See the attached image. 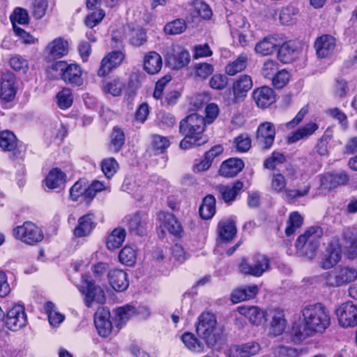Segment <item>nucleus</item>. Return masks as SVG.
Returning <instances> with one entry per match:
<instances>
[{"label":"nucleus","mask_w":357,"mask_h":357,"mask_svg":"<svg viewBox=\"0 0 357 357\" xmlns=\"http://www.w3.org/2000/svg\"><path fill=\"white\" fill-rule=\"evenodd\" d=\"M205 125V119L197 114H190L183 119L180 122L179 132L185 137L180 142V148L185 150L206 143L208 138L203 134Z\"/></svg>","instance_id":"obj_1"},{"label":"nucleus","mask_w":357,"mask_h":357,"mask_svg":"<svg viewBox=\"0 0 357 357\" xmlns=\"http://www.w3.org/2000/svg\"><path fill=\"white\" fill-rule=\"evenodd\" d=\"M306 328L316 333H323L331 325V314L321 303L308 305L303 311Z\"/></svg>","instance_id":"obj_2"},{"label":"nucleus","mask_w":357,"mask_h":357,"mask_svg":"<svg viewBox=\"0 0 357 357\" xmlns=\"http://www.w3.org/2000/svg\"><path fill=\"white\" fill-rule=\"evenodd\" d=\"M323 231L319 227H312L300 235L295 244L296 253L307 259H313L317 252Z\"/></svg>","instance_id":"obj_3"},{"label":"nucleus","mask_w":357,"mask_h":357,"mask_svg":"<svg viewBox=\"0 0 357 357\" xmlns=\"http://www.w3.org/2000/svg\"><path fill=\"white\" fill-rule=\"evenodd\" d=\"M287 179L283 174L275 172L272 174L270 183L271 190L278 194L282 193L285 200L296 202L307 195L310 189V186H305L301 189H290L287 188Z\"/></svg>","instance_id":"obj_4"},{"label":"nucleus","mask_w":357,"mask_h":357,"mask_svg":"<svg viewBox=\"0 0 357 357\" xmlns=\"http://www.w3.org/2000/svg\"><path fill=\"white\" fill-rule=\"evenodd\" d=\"M324 277L328 287H344L357 280V269L349 266H339L326 273Z\"/></svg>","instance_id":"obj_5"},{"label":"nucleus","mask_w":357,"mask_h":357,"mask_svg":"<svg viewBox=\"0 0 357 357\" xmlns=\"http://www.w3.org/2000/svg\"><path fill=\"white\" fill-rule=\"evenodd\" d=\"M13 234L15 238L30 245L42 241L44 238L42 229L31 221H26L22 225L15 227Z\"/></svg>","instance_id":"obj_6"},{"label":"nucleus","mask_w":357,"mask_h":357,"mask_svg":"<svg viewBox=\"0 0 357 357\" xmlns=\"http://www.w3.org/2000/svg\"><path fill=\"white\" fill-rule=\"evenodd\" d=\"M269 267L268 258L264 255L256 254L253 256L251 262L243 260L239 265V271L245 275L260 277L269 269Z\"/></svg>","instance_id":"obj_7"},{"label":"nucleus","mask_w":357,"mask_h":357,"mask_svg":"<svg viewBox=\"0 0 357 357\" xmlns=\"http://www.w3.org/2000/svg\"><path fill=\"white\" fill-rule=\"evenodd\" d=\"M216 319L210 312H203L199 317L196 331L199 337L208 344L215 342Z\"/></svg>","instance_id":"obj_8"},{"label":"nucleus","mask_w":357,"mask_h":357,"mask_svg":"<svg viewBox=\"0 0 357 357\" xmlns=\"http://www.w3.org/2000/svg\"><path fill=\"white\" fill-rule=\"evenodd\" d=\"M339 324L343 328L357 326V305L352 301L342 303L336 310Z\"/></svg>","instance_id":"obj_9"},{"label":"nucleus","mask_w":357,"mask_h":357,"mask_svg":"<svg viewBox=\"0 0 357 357\" xmlns=\"http://www.w3.org/2000/svg\"><path fill=\"white\" fill-rule=\"evenodd\" d=\"M282 43V37L279 35H270L263 38L255 46V52L261 56L274 54Z\"/></svg>","instance_id":"obj_10"},{"label":"nucleus","mask_w":357,"mask_h":357,"mask_svg":"<svg viewBox=\"0 0 357 357\" xmlns=\"http://www.w3.org/2000/svg\"><path fill=\"white\" fill-rule=\"evenodd\" d=\"M27 318L22 305L13 306L6 314L5 325L13 331H17L26 325Z\"/></svg>","instance_id":"obj_11"},{"label":"nucleus","mask_w":357,"mask_h":357,"mask_svg":"<svg viewBox=\"0 0 357 357\" xmlns=\"http://www.w3.org/2000/svg\"><path fill=\"white\" fill-rule=\"evenodd\" d=\"M252 86L253 82L250 75L245 74L240 75L232 84L233 101L234 102L243 101Z\"/></svg>","instance_id":"obj_12"},{"label":"nucleus","mask_w":357,"mask_h":357,"mask_svg":"<svg viewBox=\"0 0 357 357\" xmlns=\"http://www.w3.org/2000/svg\"><path fill=\"white\" fill-rule=\"evenodd\" d=\"M275 128L271 122L261 123L257 131V140L263 149H269L275 140Z\"/></svg>","instance_id":"obj_13"},{"label":"nucleus","mask_w":357,"mask_h":357,"mask_svg":"<svg viewBox=\"0 0 357 357\" xmlns=\"http://www.w3.org/2000/svg\"><path fill=\"white\" fill-rule=\"evenodd\" d=\"M327 254L321 262L324 269H329L335 266L342 257V247L340 240L333 238L326 250Z\"/></svg>","instance_id":"obj_14"},{"label":"nucleus","mask_w":357,"mask_h":357,"mask_svg":"<svg viewBox=\"0 0 357 357\" xmlns=\"http://www.w3.org/2000/svg\"><path fill=\"white\" fill-rule=\"evenodd\" d=\"M110 312L105 307L99 308L94 315V324L98 334L107 337L112 332V326L109 320Z\"/></svg>","instance_id":"obj_15"},{"label":"nucleus","mask_w":357,"mask_h":357,"mask_svg":"<svg viewBox=\"0 0 357 357\" xmlns=\"http://www.w3.org/2000/svg\"><path fill=\"white\" fill-rule=\"evenodd\" d=\"M124 59V54L121 51H114L109 53L101 61L98 75L100 77L105 76L117 66L120 65Z\"/></svg>","instance_id":"obj_16"},{"label":"nucleus","mask_w":357,"mask_h":357,"mask_svg":"<svg viewBox=\"0 0 357 357\" xmlns=\"http://www.w3.org/2000/svg\"><path fill=\"white\" fill-rule=\"evenodd\" d=\"M252 97L257 105L260 108H266L275 102L273 90L266 86L254 90Z\"/></svg>","instance_id":"obj_17"},{"label":"nucleus","mask_w":357,"mask_h":357,"mask_svg":"<svg viewBox=\"0 0 357 357\" xmlns=\"http://www.w3.org/2000/svg\"><path fill=\"white\" fill-rule=\"evenodd\" d=\"M15 77L10 73H3L1 77L0 97L6 102L13 100L16 94Z\"/></svg>","instance_id":"obj_18"},{"label":"nucleus","mask_w":357,"mask_h":357,"mask_svg":"<svg viewBox=\"0 0 357 357\" xmlns=\"http://www.w3.org/2000/svg\"><path fill=\"white\" fill-rule=\"evenodd\" d=\"M82 292L85 295V303L89 307L93 302L102 304L105 301L104 291L91 281L86 282V287Z\"/></svg>","instance_id":"obj_19"},{"label":"nucleus","mask_w":357,"mask_h":357,"mask_svg":"<svg viewBox=\"0 0 357 357\" xmlns=\"http://www.w3.org/2000/svg\"><path fill=\"white\" fill-rule=\"evenodd\" d=\"M314 47L319 58H325L332 54L336 47L335 39L329 35H324L318 38Z\"/></svg>","instance_id":"obj_20"},{"label":"nucleus","mask_w":357,"mask_h":357,"mask_svg":"<svg viewBox=\"0 0 357 357\" xmlns=\"http://www.w3.org/2000/svg\"><path fill=\"white\" fill-rule=\"evenodd\" d=\"M278 59L283 63L294 61L299 54V50L293 41L284 42L278 47Z\"/></svg>","instance_id":"obj_21"},{"label":"nucleus","mask_w":357,"mask_h":357,"mask_svg":"<svg viewBox=\"0 0 357 357\" xmlns=\"http://www.w3.org/2000/svg\"><path fill=\"white\" fill-rule=\"evenodd\" d=\"M244 167V162L236 158H229L223 162L220 167V175L229 178L236 176Z\"/></svg>","instance_id":"obj_22"},{"label":"nucleus","mask_w":357,"mask_h":357,"mask_svg":"<svg viewBox=\"0 0 357 357\" xmlns=\"http://www.w3.org/2000/svg\"><path fill=\"white\" fill-rule=\"evenodd\" d=\"M110 285L116 291H123L128 287L127 274L122 270L114 269L108 273Z\"/></svg>","instance_id":"obj_23"},{"label":"nucleus","mask_w":357,"mask_h":357,"mask_svg":"<svg viewBox=\"0 0 357 357\" xmlns=\"http://www.w3.org/2000/svg\"><path fill=\"white\" fill-rule=\"evenodd\" d=\"M162 66L161 56L156 52L151 51L144 55V70L150 75L159 73Z\"/></svg>","instance_id":"obj_24"},{"label":"nucleus","mask_w":357,"mask_h":357,"mask_svg":"<svg viewBox=\"0 0 357 357\" xmlns=\"http://www.w3.org/2000/svg\"><path fill=\"white\" fill-rule=\"evenodd\" d=\"M52 58H61L68 52V43L63 38H57L50 42L45 49Z\"/></svg>","instance_id":"obj_25"},{"label":"nucleus","mask_w":357,"mask_h":357,"mask_svg":"<svg viewBox=\"0 0 357 357\" xmlns=\"http://www.w3.org/2000/svg\"><path fill=\"white\" fill-rule=\"evenodd\" d=\"M237 310L241 314L246 317L254 325H260L265 318L264 311L256 306L241 305L238 307Z\"/></svg>","instance_id":"obj_26"},{"label":"nucleus","mask_w":357,"mask_h":357,"mask_svg":"<svg viewBox=\"0 0 357 357\" xmlns=\"http://www.w3.org/2000/svg\"><path fill=\"white\" fill-rule=\"evenodd\" d=\"M129 230L139 236L145 234L147 225V217L145 215L135 213L128 219Z\"/></svg>","instance_id":"obj_27"},{"label":"nucleus","mask_w":357,"mask_h":357,"mask_svg":"<svg viewBox=\"0 0 357 357\" xmlns=\"http://www.w3.org/2000/svg\"><path fill=\"white\" fill-rule=\"evenodd\" d=\"M258 291L259 287L256 284L236 289L232 292L231 300L234 303H240L253 298L258 294Z\"/></svg>","instance_id":"obj_28"},{"label":"nucleus","mask_w":357,"mask_h":357,"mask_svg":"<svg viewBox=\"0 0 357 357\" xmlns=\"http://www.w3.org/2000/svg\"><path fill=\"white\" fill-rule=\"evenodd\" d=\"M94 227L93 215L91 213L84 215L79 219L74 234L77 237L85 236L91 232Z\"/></svg>","instance_id":"obj_29"},{"label":"nucleus","mask_w":357,"mask_h":357,"mask_svg":"<svg viewBox=\"0 0 357 357\" xmlns=\"http://www.w3.org/2000/svg\"><path fill=\"white\" fill-rule=\"evenodd\" d=\"M82 71L77 64H68L63 80L65 82L79 86L82 84Z\"/></svg>","instance_id":"obj_30"},{"label":"nucleus","mask_w":357,"mask_h":357,"mask_svg":"<svg viewBox=\"0 0 357 357\" xmlns=\"http://www.w3.org/2000/svg\"><path fill=\"white\" fill-rule=\"evenodd\" d=\"M66 182V174L58 168L52 169L47 174L45 184L50 190L61 188Z\"/></svg>","instance_id":"obj_31"},{"label":"nucleus","mask_w":357,"mask_h":357,"mask_svg":"<svg viewBox=\"0 0 357 357\" xmlns=\"http://www.w3.org/2000/svg\"><path fill=\"white\" fill-rule=\"evenodd\" d=\"M319 126L314 122H310L303 127L298 128L296 132H293L287 138L289 144L295 143L301 139L311 136L317 129Z\"/></svg>","instance_id":"obj_32"},{"label":"nucleus","mask_w":357,"mask_h":357,"mask_svg":"<svg viewBox=\"0 0 357 357\" xmlns=\"http://www.w3.org/2000/svg\"><path fill=\"white\" fill-rule=\"evenodd\" d=\"M271 322L272 333L275 335H280L284 330L286 326V321L282 310H273L270 312Z\"/></svg>","instance_id":"obj_33"},{"label":"nucleus","mask_w":357,"mask_h":357,"mask_svg":"<svg viewBox=\"0 0 357 357\" xmlns=\"http://www.w3.org/2000/svg\"><path fill=\"white\" fill-rule=\"evenodd\" d=\"M248 62V55L242 53L235 60L228 63L225 67V73L229 76H234L247 68Z\"/></svg>","instance_id":"obj_34"},{"label":"nucleus","mask_w":357,"mask_h":357,"mask_svg":"<svg viewBox=\"0 0 357 357\" xmlns=\"http://www.w3.org/2000/svg\"><path fill=\"white\" fill-rule=\"evenodd\" d=\"M216 201L214 196L208 195L206 196L199 207V212L200 217L204 220H210L215 215Z\"/></svg>","instance_id":"obj_35"},{"label":"nucleus","mask_w":357,"mask_h":357,"mask_svg":"<svg viewBox=\"0 0 357 357\" xmlns=\"http://www.w3.org/2000/svg\"><path fill=\"white\" fill-rule=\"evenodd\" d=\"M218 231L220 238L225 242L231 241L236 234V227L233 221L223 220L218 223Z\"/></svg>","instance_id":"obj_36"},{"label":"nucleus","mask_w":357,"mask_h":357,"mask_svg":"<svg viewBox=\"0 0 357 357\" xmlns=\"http://www.w3.org/2000/svg\"><path fill=\"white\" fill-rule=\"evenodd\" d=\"M17 139L15 134L9 130L0 132V148L4 151H15Z\"/></svg>","instance_id":"obj_37"},{"label":"nucleus","mask_w":357,"mask_h":357,"mask_svg":"<svg viewBox=\"0 0 357 357\" xmlns=\"http://www.w3.org/2000/svg\"><path fill=\"white\" fill-rule=\"evenodd\" d=\"M126 231L123 228H116L109 235L107 240V247L110 250L119 248L125 241Z\"/></svg>","instance_id":"obj_38"},{"label":"nucleus","mask_w":357,"mask_h":357,"mask_svg":"<svg viewBox=\"0 0 357 357\" xmlns=\"http://www.w3.org/2000/svg\"><path fill=\"white\" fill-rule=\"evenodd\" d=\"M243 183L237 181L232 185L222 186L220 188V192L225 202H233L237 194L243 188Z\"/></svg>","instance_id":"obj_39"},{"label":"nucleus","mask_w":357,"mask_h":357,"mask_svg":"<svg viewBox=\"0 0 357 357\" xmlns=\"http://www.w3.org/2000/svg\"><path fill=\"white\" fill-rule=\"evenodd\" d=\"M349 181V177L345 172L331 173L326 175L322 179V184H329V188H333L338 185H344Z\"/></svg>","instance_id":"obj_40"},{"label":"nucleus","mask_w":357,"mask_h":357,"mask_svg":"<svg viewBox=\"0 0 357 357\" xmlns=\"http://www.w3.org/2000/svg\"><path fill=\"white\" fill-rule=\"evenodd\" d=\"M181 339L185 347L192 352L200 353L204 349V344L192 333H185L182 335Z\"/></svg>","instance_id":"obj_41"},{"label":"nucleus","mask_w":357,"mask_h":357,"mask_svg":"<svg viewBox=\"0 0 357 357\" xmlns=\"http://www.w3.org/2000/svg\"><path fill=\"white\" fill-rule=\"evenodd\" d=\"M44 307L51 326L57 327L65 319L64 315L55 310V305L53 303L47 302Z\"/></svg>","instance_id":"obj_42"},{"label":"nucleus","mask_w":357,"mask_h":357,"mask_svg":"<svg viewBox=\"0 0 357 357\" xmlns=\"http://www.w3.org/2000/svg\"><path fill=\"white\" fill-rule=\"evenodd\" d=\"M190 61V54L185 50H181L174 52L172 56L169 57V62L175 68H181L188 64Z\"/></svg>","instance_id":"obj_43"},{"label":"nucleus","mask_w":357,"mask_h":357,"mask_svg":"<svg viewBox=\"0 0 357 357\" xmlns=\"http://www.w3.org/2000/svg\"><path fill=\"white\" fill-rule=\"evenodd\" d=\"M303 223V218L298 212H292L287 222V227L285 229V234L287 236L294 234L298 229H299Z\"/></svg>","instance_id":"obj_44"},{"label":"nucleus","mask_w":357,"mask_h":357,"mask_svg":"<svg viewBox=\"0 0 357 357\" xmlns=\"http://www.w3.org/2000/svg\"><path fill=\"white\" fill-rule=\"evenodd\" d=\"M187 28L186 22L183 19H176L164 26V31L167 35H177L183 33Z\"/></svg>","instance_id":"obj_45"},{"label":"nucleus","mask_w":357,"mask_h":357,"mask_svg":"<svg viewBox=\"0 0 357 357\" xmlns=\"http://www.w3.org/2000/svg\"><path fill=\"white\" fill-rule=\"evenodd\" d=\"M67 65V63L63 61H59L52 63L47 68L48 77L52 79H57L59 78L63 79Z\"/></svg>","instance_id":"obj_46"},{"label":"nucleus","mask_w":357,"mask_h":357,"mask_svg":"<svg viewBox=\"0 0 357 357\" xmlns=\"http://www.w3.org/2000/svg\"><path fill=\"white\" fill-rule=\"evenodd\" d=\"M298 10L294 6H289L283 8L280 13V21L284 25H290L295 22Z\"/></svg>","instance_id":"obj_47"},{"label":"nucleus","mask_w":357,"mask_h":357,"mask_svg":"<svg viewBox=\"0 0 357 357\" xmlns=\"http://www.w3.org/2000/svg\"><path fill=\"white\" fill-rule=\"evenodd\" d=\"M194 13L204 20H208L213 15L210 6L202 0H194L192 3Z\"/></svg>","instance_id":"obj_48"},{"label":"nucleus","mask_w":357,"mask_h":357,"mask_svg":"<svg viewBox=\"0 0 357 357\" xmlns=\"http://www.w3.org/2000/svg\"><path fill=\"white\" fill-rule=\"evenodd\" d=\"M279 70V63L273 59L266 60L261 68L260 73L263 77L271 80Z\"/></svg>","instance_id":"obj_49"},{"label":"nucleus","mask_w":357,"mask_h":357,"mask_svg":"<svg viewBox=\"0 0 357 357\" xmlns=\"http://www.w3.org/2000/svg\"><path fill=\"white\" fill-rule=\"evenodd\" d=\"M119 258L122 264L132 266L136 262V250L130 246H125L119 252Z\"/></svg>","instance_id":"obj_50"},{"label":"nucleus","mask_w":357,"mask_h":357,"mask_svg":"<svg viewBox=\"0 0 357 357\" xmlns=\"http://www.w3.org/2000/svg\"><path fill=\"white\" fill-rule=\"evenodd\" d=\"M303 353H305L304 349H298L286 346H278L273 349V354L277 357H299Z\"/></svg>","instance_id":"obj_51"},{"label":"nucleus","mask_w":357,"mask_h":357,"mask_svg":"<svg viewBox=\"0 0 357 357\" xmlns=\"http://www.w3.org/2000/svg\"><path fill=\"white\" fill-rule=\"evenodd\" d=\"M125 143L123 132L117 127L114 128L111 135V147L115 152H119Z\"/></svg>","instance_id":"obj_52"},{"label":"nucleus","mask_w":357,"mask_h":357,"mask_svg":"<svg viewBox=\"0 0 357 357\" xmlns=\"http://www.w3.org/2000/svg\"><path fill=\"white\" fill-rule=\"evenodd\" d=\"M164 221L165 227L171 234L178 235L181 232V226L173 214L164 215Z\"/></svg>","instance_id":"obj_53"},{"label":"nucleus","mask_w":357,"mask_h":357,"mask_svg":"<svg viewBox=\"0 0 357 357\" xmlns=\"http://www.w3.org/2000/svg\"><path fill=\"white\" fill-rule=\"evenodd\" d=\"M129 41L130 45L135 47L142 46L147 41V36L145 31L142 29L132 30L130 33Z\"/></svg>","instance_id":"obj_54"},{"label":"nucleus","mask_w":357,"mask_h":357,"mask_svg":"<svg viewBox=\"0 0 357 357\" xmlns=\"http://www.w3.org/2000/svg\"><path fill=\"white\" fill-rule=\"evenodd\" d=\"M119 168V164L113 158L104 159L101 162V169L108 178L112 177Z\"/></svg>","instance_id":"obj_55"},{"label":"nucleus","mask_w":357,"mask_h":357,"mask_svg":"<svg viewBox=\"0 0 357 357\" xmlns=\"http://www.w3.org/2000/svg\"><path fill=\"white\" fill-rule=\"evenodd\" d=\"M123 88L124 83L119 78H115L105 84L103 90L105 93H111L114 96H118L121 93Z\"/></svg>","instance_id":"obj_56"},{"label":"nucleus","mask_w":357,"mask_h":357,"mask_svg":"<svg viewBox=\"0 0 357 357\" xmlns=\"http://www.w3.org/2000/svg\"><path fill=\"white\" fill-rule=\"evenodd\" d=\"M285 161L286 157L283 153L274 151L270 157L266 159L264 167L268 169H274L277 165L283 164Z\"/></svg>","instance_id":"obj_57"},{"label":"nucleus","mask_w":357,"mask_h":357,"mask_svg":"<svg viewBox=\"0 0 357 357\" xmlns=\"http://www.w3.org/2000/svg\"><path fill=\"white\" fill-rule=\"evenodd\" d=\"M10 20L13 26L16 25V22L20 24H26L29 22V17L26 10L22 8H16L10 15Z\"/></svg>","instance_id":"obj_58"},{"label":"nucleus","mask_w":357,"mask_h":357,"mask_svg":"<svg viewBox=\"0 0 357 357\" xmlns=\"http://www.w3.org/2000/svg\"><path fill=\"white\" fill-rule=\"evenodd\" d=\"M289 78V73L286 70H278L271 80L275 88L282 89L288 83Z\"/></svg>","instance_id":"obj_59"},{"label":"nucleus","mask_w":357,"mask_h":357,"mask_svg":"<svg viewBox=\"0 0 357 357\" xmlns=\"http://www.w3.org/2000/svg\"><path fill=\"white\" fill-rule=\"evenodd\" d=\"M58 105L61 109H66L71 106L73 97L70 91L64 89L57 94Z\"/></svg>","instance_id":"obj_60"},{"label":"nucleus","mask_w":357,"mask_h":357,"mask_svg":"<svg viewBox=\"0 0 357 357\" xmlns=\"http://www.w3.org/2000/svg\"><path fill=\"white\" fill-rule=\"evenodd\" d=\"M10 66L16 71H22L25 73L28 68V61L19 55L12 56L9 61Z\"/></svg>","instance_id":"obj_61"},{"label":"nucleus","mask_w":357,"mask_h":357,"mask_svg":"<svg viewBox=\"0 0 357 357\" xmlns=\"http://www.w3.org/2000/svg\"><path fill=\"white\" fill-rule=\"evenodd\" d=\"M251 142L250 137L247 134H242L234 139L236 150L241 153L247 152L250 150Z\"/></svg>","instance_id":"obj_62"},{"label":"nucleus","mask_w":357,"mask_h":357,"mask_svg":"<svg viewBox=\"0 0 357 357\" xmlns=\"http://www.w3.org/2000/svg\"><path fill=\"white\" fill-rule=\"evenodd\" d=\"M197 77L205 79L213 72V66L208 63H197L194 66Z\"/></svg>","instance_id":"obj_63"},{"label":"nucleus","mask_w":357,"mask_h":357,"mask_svg":"<svg viewBox=\"0 0 357 357\" xmlns=\"http://www.w3.org/2000/svg\"><path fill=\"white\" fill-rule=\"evenodd\" d=\"M47 0H32V13L37 19L42 18L47 8Z\"/></svg>","instance_id":"obj_64"}]
</instances>
